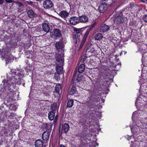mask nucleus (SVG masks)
Masks as SVG:
<instances>
[{"mask_svg": "<svg viewBox=\"0 0 147 147\" xmlns=\"http://www.w3.org/2000/svg\"><path fill=\"white\" fill-rule=\"evenodd\" d=\"M13 79L7 81L4 80L2 82L3 85H1V91L3 92L7 95H8L13 91V86L15 82Z\"/></svg>", "mask_w": 147, "mask_h": 147, "instance_id": "f257e3e1", "label": "nucleus"}, {"mask_svg": "<svg viewBox=\"0 0 147 147\" xmlns=\"http://www.w3.org/2000/svg\"><path fill=\"white\" fill-rule=\"evenodd\" d=\"M50 36L55 40L59 38L62 36L61 31L59 29L55 28L50 31Z\"/></svg>", "mask_w": 147, "mask_h": 147, "instance_id": "f03ea898", "label": "nucleus"}, {"mask_svg": "<svg viewBox=\"0 0 147 147\" xmlns=\"http://www.w3.org/2000/svg\"><path fill=\"white\" fill-rule=\"evenodd\" d=\"M55 69L57 73L55 74L54 78L56 80H59L60 74L63 73V67L61 66L57 65Z\"/></svg>", "mask_w": 147, "mask_h": 147, "instance_id": "7ed1b4c3", "label": "nucleus"}, {"mask_svg": "<svg viewBox=\"0 0 147 147\" xmlns=\"http://www.w3.org/2000/svg\"><path fill=\"white\" fill-rule=\"evenodd\" d=\"M114 21L115 23L119 24L122 23L124 20L121 15H119V13H117Z\"/></svg>", "mask_w": 147, "mask_h": 147, "instance_id": "20e7f679", "label": "nucleus"}, {"mask_svg": "<svg viewBox=\"0 0 147 147\" xmlns=\"http://www.w3.org/2000/svg\"><path fill=\"white\" fill-rule=\"evenodd\" d=\"M70 24L72 25H75L79 23V20L78 17L76 16L72 17L69 20Z\"/></svg>", "mask_w": 147, "mask_h": 147, "instance_id": "39448f33", "label": "nucleus"}, {"mask_svg": "<svg viewBox=\"0 0 147 147\" xmlns=\"http://www.w3.org/2000/svg\"><path fill=\"white\" fill-rule=\"evenodd\" d=\"M108 8L107 4L105 2L101 3L98 7V10L99 12L103 13Z\"/></svg>", "mask_w": 147, "mask_h": 147, "instance_id": "423d86ee", "label": "nucleus"}, {"mask_svg": "<svg viewBox=\"0 0 147 147\" xmlns=\"http://www.w3.org/2000/svg\"><path fill=\"white\" fill-rule=\"evenodd\" d=\"M43 6L46 9H49L51 8L53 4L52 2L50 0H46L43 3Z\"/></svg>", "mask_w": 147, "mask_h": 147, "instance_id": "0eeeda50", "label": "nucleus"}, {"mask_svg": "<svg viewBox=\"0 0 147 147\" xmlns=\"http://www.w3.org/2000/svg\"><path fill=\"white\" fill-rule=\"evenodd\" d=\"M110 29L109 26L105 24H103L100 27V32H107Z\"/></svg>", "mask_w": 147, "mask_h": 147, "instance_id": "6e6552de", "label": "nucleus"}, {"mask_svg": "<svg viewBox=\"0 0 147 147\" xmlns=\"http://www.w3.org/2000/svg\"><path fill=\"white\" fill-rule=\"evenodd\" d=\"M55 46L57 50H61L64 47V45L62 42L59 41L55 44Z\"/></svg>", "mask_w": 147, "mask_h": 147, "instance_id": "1a4fd4ad", "label": "nucleus"}, {"mask_svg": "<svg viewBox=\"0 0 147 147\" xmlns=\"http://www.w3.org/2000/svg\"><path fill=\"white\" fill-rule=\"evenodd\" d=\"M50 134L48 131H44L42 135V138L44 141H47L49 139Z\"/></svg>", "mask_w": 147, "mask_h": 147, "instance_id": "9d476101", "label": "nucleus"}, {"mask_svg": "<svg viewBox=\"0 0 147 147\" xmlns=\"http://www.w3.org/2000/svg\"><path fill=\"white\" fill-rule=\"evenodd\" d=\"M55 57L56 61L60 63V66H61L63 67L64 63L63 58L59 55H56Z\"/></svg>", "mask_w": 147, "mask_h": 147, "instance_id": "9b49d317", "label": "nucleus"}, {"mask_svg": "<svg viewBox=\"0 0 147 147\" xmlns=\"http://www.w3.org/2000/svg\"><path fill=\"white\" fill-rule=\"evenodd\" d=\"M59 15L62 18L65 19L68 16L69 13L66 11L62 10L60 12Z\"/></svg>", "mask_w": 147, "mask_h": 147, "instance_id": "f8f14e48", "label": "nucleus"}, {"mask_svg": "<svg viewBox=\"0 0 147 147\" xmlns=\"http://www.w3.org/2000/svg\"><path fill=\"white\" fill-rule=\"evenodd\" d=\"M79 22L81 23H85L87 22L88 21V17L85 15H82L79 16Z\"/></svg>", "mask_w": 147, "mask_h": 147, "instance_id": "ddd939ff", "label": "nucleus"}, {"mask_svg": "<svg viewBox=\"0 0 147 147\" xmlns=\"http://www.w3.org/2000/svg\"><path fill=\"white\" fill-rule=\"evenodd\" d=\"M85 69V66L84 64L81 63L80 66L76 68V70L78 71L79 73H82L84 71Z\"/></svg>", "mask_w": 147, "mask_h": 147, "instance_id": "4468645a", "label": "nucleus"}, {"mask_svg": "<svg viewBox=\"0 0 147 147\" xmlns=\"http://www.w3.org/2000/svg\"><path fill=\"white\" fill-rule=\"evenodd\" d=\"M27 13L28 17L30 18H33L36 16V14L34 13L33 11L31 9H29L27 11Z\"/></svg>", "mask_w": 147, "mask_h": 147, "instance_id": "2eb2a0df", "label": "nucleus"}, {"mask_svg": "<svg viewBox=\"0 0 147 147\" xmlns=\"http://www.w3.org/2000/svg\"><path fill=\"white\" fill-rule=\"evenodd\" d=\"M42 28L43 30L46 33L50 31V28L49 26L47 24L44 23L42 24Z\"/></svg>", "mask_w": 147, "mask_h": 147, "instance_id": "dca6fc26", "label": "nucleus"}, {"mask_svg": "<svg viewBox=\"0 0 147 147\" xmlns=\"http://www.w3.org/2000/svg\"><path fill=\"white\" fill-rule=\"evenodd\" d=\"M80 34H74L72 35V38L74 43H77L78 41L80 40Z\"/></svg>", "mask_w": 147, "mask_h": 147, "instance_id": "f3484780", "label": "nucleus"}, {"mask_svg": "<svg viewBox=\"0 0 147 147\" xmlns=\"http://www.w3.org/2000/svg\"><path fill=\"white\" fill-rule=\"evenodd\" d=\"M35 147H42L43 146V142L41 140H36L35 143Z\"/></svg>", "mask_w": 147, "mask_h": 147, "instance_id": "a211bd4d", "label": "nucleus"}, {"mask_svg": "<svg viewBox=\"0 0 147 147\" xmlns=\"http://www.w3.org/2000/svg\"><path fill=\"white\" fill-rule=\"evenodd\" d=\"M55 112L53 111H50L48 114L49 119L51 121L53 120L55 118Z\"/></svg>", "mask_w": 147, "mask_h": 147, "instance_id": "6ab92c4d", "label": "nucleus"}, {"mask_svg": "<svg viewBox=\"0 0 147 147\" xmlns=\"http://www.w3.org/2000/svg\"><path fill=\"white\" fill-rule=\"evenodd\" d=\"M52 126V125L49 124L47 123H43L42 125L43 128H45L46 129L48 130L51 129Z\"/></svg>", "mask_w": 147, "mask_h": 147, "instance_id": "aec40b11", "label": "nucleus"}, {"mask_svg": "<svg viewBox=\"0 0 147 147\" xmlns=\"http://www.w3.org/2000/svg\"><path fill=\"white\" fill-rule=\"evenodd\" d=\"M103 37L102 34L100 33H98L95 35L94 38L96 40H100L102 39Z\"/></svg>", "mask_w": 147, "mask_h": 147, "instance_id": "412c9836", "label": "nucleus"}, {"mask_svg": "<svg viewBox=\"0 0 147 147\" xmlns=\"http://www.w3.org/2000/svg\"><path fill=\"white\" fill-rule=\"evenodd\" d=\"M108 76L106 73H101L100 76V79L101 80L107 79L108 77Z\"/></svg>", "mask_w": 147, "mask_h": 147, "instance_id": "4be33fe9", "label": "nucleus"}, {"mask_svg": "<svg viewBox=\"0 0 147 147\" xmlns=\"http://www.w3.org/2000/svg\"><path fill=\"white\" fill-rule=\"evenodd\" d=\"M13 59V57L12 55L10 54L9 56L7 57V59H5L6 63H8L9 62H10Z\"/></svg>", "mask_w": 147, "mask_h": 147, "instance_id": "5701e85b", "label": "nucleus"}, {"mask_svg": "<svg viewBox=\"0 0 147 147\" xmlns=\"http://www.w3.org/2000/svg\"><path fill=\"white\" fill-rule=\"evenodd\" d=\"M69 126L68 124L65 123L63 125V130L65 133L67 132L69 129Z\"/></svg>", "mask_w": 147, "mask_h": 147, "instance_id": "b1692460", "label": "nucleus"}, {"mask_svg": "<svg viewBox=\"0 0 147 147\" xmlns=\"http://www.w3.org/2000/svg\"><path fill=\"white\" fill-rule=\"evenodd\" d=\"M50 107L51 111L56 112V110L57 108V105L56 103H54L51 104Z\"/></svg>", "mask_w": 147, "mask_h": 147, "instance_id": "393cba45", "label": "nucleus"}, {"mask_svg": "<svg viewBox=\"0 0 147 147\" xmlns=\"http://www.w3.org/2000/svg\"><path fill=\"white\" fill-rule=\"evenodd\" d=\"M74 104V101L73 100L71 99H69L67 104V107H69V108H71V107Z\"/></svg>", "mask_w": 147, "mask_h": 147, "instance_id": "a878e982", "label": "nucleus"}, {"mask_svg": "<svg viewBox=\"0 0 147 147\" xmlns=\"http://www.w3.org/2000/svg\"><path fill=\"white\" fill-rule=\"evenodd\" d=\"M76 91V89L75 86H73L69 92V94L70 95H72Z\"/></svg>", "mask_w": 147, "mask_h": 147, "instance_id": "bb28decb", "label": "nucleus"}, {"mask_svg": "<svg viewBox=\"0 0 147 147\" xmlns=\"http://www.w3.org/2000/svg\"><path fill=\"white\" fill-rule=\"evenodd\" d=\"M90 32L89 29H88L85 32L83 38L82 40L86 41V38L88 36Z\"/></svg>", "mask_w": 147, "mask_h": 147, "instance_id": "cd10ccee", "label": "nucleus"}, {"mask_svg": "<svg viewBox=\"0 0 147 147\" xmlns=\"http://www.w3.org/2000/svg\"><path fill=\"white\" fill-rule=\"evenodd\" d=\"M61 88L60 85L59 84H57L55 87V91L56 92L59 93Z\"/></svg>", "mask_w": 147, "mask_h": 147, "instance_id": "c85d7f7f", "label": "nucleus"}, {"mask_svg": "<svg viewBox=\"0 0 147 147\" xmlns=\"http://www.w3.org/2000/svg\"><path fill=\"white\" fill-rule=\"evenodd\" d=\"M87 57L86 54H84L82 57L80 62L83 63L86 59Z\"/></svg>", "mask_w": 147, "mask_h": 147, "instance_id": "c756f323", "label": "nucleus"}, {"mask_svg": "<svg viewBox=\"0 0 147 147\" xmlns=\"http://www.w3.org/2000/svg\"><path fill=\"white\" fill-rule=\"evenodd\" d=\"M83 76L80 75H78L76 78V80L78 82H80L82 79Z\"/></svg>", "mask_w": 147, "mask_h": 147, "instance_id": "7c9ffc66", "label": "nucleus"}, {"mask_svg": "<svg viewBox=\"0 0 147 147\" xmlns=\"http://www.w3.org/2000/svg\"><path fill=\"white\" fill-rule=\"evenodd\" d=\"M74 31L76 33V34L81 33L82 32V31L80 29L75 28L74 29Z\"/></svg>", "mask_w": 147, "mask_h": 147, "instance_id": "2f4dec72", "label": "nucleus"}, {"mask_svg": "<svg viewBox=\"0 0 147 147\" xmlns=\"http://www.w3.org/2000/svg\"><path fill=\"white\" fill-rule=\"evenodd\" d=\"M17 106L14 104H11L10 106V109L13 110H15L17 108Z\"/></svg>", "mask_w": 147, "mask_h": 147, "instance_id": "473e14b6", "label": "nucleus"}, {"mask_svg": "<svg viewBox=\"0 0 147 147\" xmlns=\"http://www.w3.org/2000/svg\"><path fill=\"white\" fill-rule=\"evenodd\" d=\"M16 3L17 5L19 7H20L22 6H23V5L22 3L21 2H17Z\"/></svg>", "mask_w": 147, "mask_h": 147, "instance_id": "72a5a7b5", "label": "nucleus"}, {"mask_svg": "<svg viewBox=\"0 0 147 147\" xmlns=\"http://www.w3.org/2000/svg\"><path fill=\"white\" fill-rule=\"evenodd\" d=\"M143 19L144 21L147 22V14L144 16Z\"/></svg>", "mask_w": 147, "mask_h": 147, "instance_id": "f704fd0d", "label": "nucleus"}, {"mask_svg": "<svg viewBox=\"0 0 147 147\" xmlns=\"http://www.w3.org/2000/svg\"><path fill=\"white\" fill-rule=\"evenodd\" d=\"M7 3H11L13 2V0H5Z\"/></svg>", "mask_w": 147, "mask_h": 147, "instance_id": "c9c22d12", "label": "nucleus"}, {"mask_svg": "<svg viewBox=\"0 0 147 147\" xmlns=\"http://www.w3.org/2000/svg\"><path fill=\"white\" fill-rule=\"evenodd\" d=\"M85 41H86L82 40L80 45L81 47H82L84 43L85 42Z\"/></svg>", "mask_w": 147, "mask_h": 147, "instance_id": "e433bc0d", "label": "nucleus"}, {"mask_svg": "<svg viewBox=\"0 0 147 147\" xmlns=\"http://www.w3.org/2000/svg\"><path fill=\"white\" fill-rule=\"evenodd\" d=\"M85 41H86L82 40L80 45L81 47H82L84 43L85 42Z\"/></svg>", "mask_w": 147, "mask_h": 147, "instance_id": "4c0bfd02", "label": "nucleus"}, {"mask_svg": "<svg viewBox=\"0 0 147 147\" xmlns=\"http://www.w3.org/2000/svg\"><path fill=\"white\" fill-rule=\"evenodd\" d=\"M141 2L145 3H147V0H140Z\"/></svg>", "mask_w": 147, "mask_h": 147, "instance_id": "58836bf2", "label": "nucleus"}, {"mask_svg": "<svg viewBox=\"0 0 147 147\" xmlns=\"http://www.w3.org/2000/svg\"><path fill=\"white\" fill-rule=\"evenodd\" d=\"M76 72H75V73L74 74V76H73V79H72V82L73 81H74L75 80V76H76Z\"/></svg>", "mask_w": 147, "mask_h": 147, "instance_id": "ea45409f", "label": "nucleus"}, {"mask_svg": "<svg viewBox=\"0 0 147 147\" xmlns=\"http://www.w3.org/2000/svg\"><path fill=\"white\" fill-rule=\"evenodd\" d=\"M94 48H92L90 49V51H89V52H90L91 53H92L94 52Z\"/></svg>", "mask_w": 147, "mask_h": 147, "instance_id": "a19ab883", "label": "nucleus"}, {"mask_svg": "<svg viewBox=\"0 0 147 147\" xmlns=\"http://www.w3.org/2000/svg\"><path fill=\"white\" fill-rule=\"evenodd\" d=\"M3 0H0V5H2L3 3Z\"/></svg>", "mask_w": 147, "mask_h": 147, "instance_id": "79ce46f5", "label": "nucleus"}, {"mask_svg": "<svg viewBox=\"0 0 147 147\" xmlns=\"http://www.w3.org/2000/svg\"><path fill=\"white\" fill-rule=\"evenodd\" d=\"M62 131V128L61 129V127L60 128V129L59 130V133H61Z\"/></svg>", "mask_w": 147, "mask_h": 147, "instance_id": "37998d69", "label": "nucleus"}, {"mask_svg": "<svg viewBox=\"0 0 147 147\" xmlns=\"http://www.w3.org/2000/svg\"><path fill=\"white\" fill-rule=\"evenodd\" d=\"M59 147H65L64 145L61 144L60 145Z\"/></svg>", "mask_w": 147, "mask_h": 147, "instance_id": "c03bdc74", "label": "nucleus"}, {"mask_svg": "<svg viewBox=\"0 0 147 147\" xmlns=\"http://www.w3.org/2000/svg\"><path fill=\"white\" fill-rule=\"evenodd\" d=\"M97 99H98L97 100V101H95V102H99L100 100V99L99 98H98Z\"/></svg>", "mask_w": 147, "mask_h": 147, "instance_id": "a18cd8bd", "label": "nucleus"}, {"mask_svg": "<svg viewBox=\"0 0 147 147\" xmlns=\"http://www.w3.org/2000/svg\"><path fill=\"white\" fill-rule=\"evenodd\" d=\"M58 117V115H56L55 116V119H57Z\"/></svg>", "mask_w": 147, "mask_h": 147, "instance_id": "49530a36", "label": "nucleus"}, {"mask_svg": "<svg viewBox=\"0 0 147 147\" xmlns=\"http://www.w3.org/2000/svg\"><path fill=\"white\" fill-rule=\"evenodd\" d=\"M36 1H41V0H36Z\"/></svg>", "mask_w": 147, "mask_h": 147, "instance_id": "de8ad7c7", "label": "nucleus"}, {"mask_svg": "<svg viewBox=\"0 0 147 147\" xmlns=\"http://www.w3.org/2000/svg\"><path fill=\"white\" fill-rule=\"evenodd\" d=\"M24 85H25V84H24V83H23V86H24Z\"/></svg>", "mask_w": 147, "mask_h": 147, "instance_id": "09e8293b", "label": "nucleus"}, {"mask_svg": "<svg viewBox=\"0 0 147 147\" xmlns=\"http://www.w3.org/2000/svg\"><path fill=\"white\" fill-rule=\"evenodd\" d=\"M129 6H130V7H131V4H130L129 5Z\"/></svg>", "mask_w": 147, "mask_h": 147, "instance_id": "8fccbe9b", "label": "nucleus"}, {"mask_svg": "<svg viewBox=\"0 0 147 147\" xmlns=\"http://www.w3.org/2000/svg\"><path fill=\"white\" fill-rule=\"evenodd\" d=\"M14 80H15L16 81V80L15 79H14Z\"/></svg>", "mask_w": 147, "mask_h": 147, "instance_id": "3c124183", "label": "nucleus"}, {"mask_svg": "<svg viewBox=\"0 0 147 147\" xmlns=\"http://www.w3.org/2000/svg\"><path fill=\"white\" fill-rule=\"evenodd\" d=\"M58 69H59V70H60V68H58Z\"/></svg>", "mask_w": 147, "mask_h": 147, "instance_id": "603ef678", "label": "nucleus"}]
</instances>
